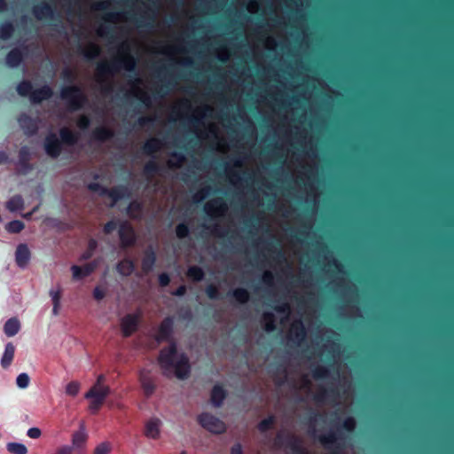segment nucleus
<instances>
[{"label": "nucleus", "mask_w": 454, "mask_h": 454, "mask_svg": "<svg viewBox=\"0 0 454 454\" xmlns=\"http://www.w3.org/2000/svg\"><path fill=\"white\" fill-rule=\"evenodd\" d=\"M209 186H205L201 188L194 196L193 200L195 202H200L202 200L205 199V197L210 192Z\"/></svg>", "instance_id": "obj_55"}, {"label": "nucleus", "mask_w": 454, "mask_h": 454, "mask_svg": "<svg viewBox=\"0 0 454 454\" xmlns=\"http://www.w3.org/2000/svg\"><path fill=\"white\" fill-rule=\"evenodd\" d=\"M60 98L67 103L68 109L72 112L81 110L88 103L87 95L82 88L78 85L62 87Z\"/></svg>", "instance_id": "obj_3"}, {"label": "nucleus", "mask_w": 454, "mask_h": 454, "mask_svg": "<svg viewBox=\"0 0 454 454\" xmlns=\"http://www.w3.org/2000/svg\"><path fill=\"white\" fill-rule=\"evenodd\" d=\"M31 258L30 250L26 244H20L15 252V261L20 268H26Z\"/></svg>", "instance_id": "obj_15"}, {"label": "nucleus", "mask_w": 454, "mask_h": 454, "mask_svg": "<svg viewBox=\"0 0 454 454\" xmlns=\"http://www.w3.org/2000/svg\"><path fill=\"white\" fill-rule=\"evenodd\" d=\"M176 235L178 239H183L189 236L190 228L186 223H180L176 226Z\"/></svg>", "instance_id": "obj_47"}, {"label": "nucleus", "mask_w": 454, "mask_h": 454, "mask_svg": "<svg viewBox=\"0 0 454 454\" xmlns=\"http://www.w3.org/2000/svg\"><path fill=\"white\" fill-rule=\"evenodd\" d=\"M157 256L156 252L152 246H149L144 251V255L141 262V270L144 274H149L156 263Z\"/></svg>", "instance_id": "obj_11"}, {"label": "nucleus", "mask_w": 454, "mask_h": 454, "mask_svg": "<svg viewBox=\"0 0 454 454\" xmlns=\"http://www.w3.org/2000/svg\"><path fill=\"white\" fill-rule=\"evenodd\" d=\"M119 238L123 248L130 247L136 243L134 228L128 222H122L119 226Z\"/></svg>", "instance_id": "obj_6"}, {"label": "nucleus", "mask_w": 454, "mask_h": 454, "mask_svg": "<svg viewBox=\"0 0 454 454\" xmlns=\"http://www.w3.org/2000/svg\"><path fill=\"white\" fill-rule=\"evenodd\" d=\"M276 446L289 450L293 454L300 452L304 446L303 440L295 434H286L283 431L278 433L275 439Z\"/></svg>", "instance_id": "obj_5"}, {"label": "nucleus", "mask_w": 454, "mask_h": 454, "mask_svg": "<svg viewBox=\"0 0 454 454\" xmlns=\"http://www.w3.org/2000/svg\"><path fill=\"white\" fill-rule=\"evenodd\" d=\"M33 14L38 20L51 19L54 16V9L51 4L42 3L33 7Z\"/></svg>", "instance_id": "obj_19"}, {"label": "nucleus", "mask_w": 454, "mask_h": 454, "mask_svg": "<svg viewBox=\"0 0 454 454\" xmlns=\"http://www.w3.org/2000/svg\"><path fill=\"white\" fill-rule=\"evenodd\" d=\"M174 318L166 317L160 324L155 340L158 343L168 341V347L160 349L158 356V364L163 372V375L168 377L174 371L175 376L179 380H186L191 374L189 357L184 352L179 353L177 344L173 339Z\"/></svg>", "instance_id": "obj_1"}, {"label": "nucleus", "mask_w": 454, "mask_h": 454, "mask_svg": "<svg viewBox=\"0 0 454 454\" xmlns=\"http://www.w3.org/2000/svg\"><path fill=\"white\" fill-rule=\"evenodd\" d=\"M17 92L21 97L31 96L33 91V85L30 81L23 80L17 85Z\"/></svg>", "instance_id": "obj_43"}, {"label": "nucleus", "mask_w": 454, "mask_h": 454, "mask_svg": "<svg viewBox=\"0 0 454 454\" xmlns=\"http://www.w3.org/2000/svg\"><path fill=\"white\" fill-rule=\"evenodd\" d=\"M198 422L200 426H225L224 423H223L218 419L207 412L199 415Z\"/></svg>", "instance_id": "obj_37"}, {"label": "nucleus", "mask_w": 454, "mask_h": 454, "mask_svg": "<svg viewBox=\"0 0 454 454\" xmlns=\"http://www.w3.org/2000/svg\"><path fill=\"white\" fill-rule=\"evenodd\" d=\"M102 380H104V376L99 375L97 383L86 393V398H97L105 401L110 389L108 387L101 384Z\"/></svg>", "instance_id": "obj_13"}, {"label": "nucleus", "mask_w": 454, "mask_h": 454, "mask_svg": "<svg viewBox=\"0 0 454 454\" xmlns=\"http://www.w3.org/2000/svg\"><path fill=\"white\" fill-rule=\"evenodd\" d=\"M158 281H159V285L161 286V287H166L169 285L170 283V277L168 273L166 272H163V273H160L158 277Z\"/></svg>", "instance_id": "obj_62"}, {"label": "nucleus", "mask_w": 454, "mask_h": 454, "mask_svg": "<svg viewBox=\"0 0 454 454\" xmlns=\"http://www.w3.org/2000/svg\"><path fill=\"white\" fill-rule=\"evenodd\" d=\"M121 55L111 62H100L97 66V74L98 77L113 75L121 68L128 72H135L137 61L129 52V45L123 43L120 45Z\"/></svg>", "instance_id": "obj_2"}, {"label": "nucleus", "mask_w": 454, "mask_h": 454, "mask_svg": "<svg viewBox=\"0 0 454 454\" xmlns=\"http://www.w3.org/2000/svg\"><path fill=\"white\" fill-rule=\"evenodd\" d=\"M175 84L176 82L172 81V79L166 80L159 88L154 90L153 97L155 98H163L169 93Z\"/></svg>", "instance_id": "obj_32"}, {"label": "nucleus", "mask_w": 454, "mask_h": 454, "mask_svg": "<svg viewBox=\"0 0 454 454\" xmlns=\"http://www.w3.org/2000/svg\"><path fill=\"white\" fill-rule=\"evenodd\" d=\"M139 381L144 390L145 395L149 397L151 396L156 388L153 380L151 378L148 372L145 371L140 372Z\"/></svg>", "instance_id": "obj_22"}, {"label": "nucleus", "mask_w": 454, "mask_h": 454, "mask_svg": "<svg viewBox=\"0 0 454 454\" xmlns=\"http://www.w3.org/2000/svg\"><path fill=\"white\" fill-rule=\"evenodd\" d=\"M228 296H231L235 301L240 304L247 303L250 299L249 292L243 287H238L227 294Z\"/></svg>", "instance_id": "obj_30"}, {"label": "nucleus", "mask_w": 454, "mask_h": 454, "mask_svg": "<svg viewBox=\"0 0 454 454\" xmlns=\"http://www.w3.org/2000/svg\"><path fill=\"white\" fill-rule=\"evenodd\" d=\"M15 353V346L12 342L5 345L4 352L1 359V365L3 368H8L12 363Z\"/></svg>", "instance_id": "obj_29"}, {"label": "nucleus", "mask_w": 454, "mask_h": 454, "mask_svg": "<svg viewBox=\"0 0 454 454\" xmlns=\"http://www.w3.org/2000/svg\"><path fill=\"white\" fill-rule=\"evenodd\" d=\"M31 153L30 149L24 145L22 146L18 154V164L20 167L22 174H27L33 169V165L30 163Z\"/></svg>", "instance_id": "obj_14"}, {"label": "nucleus", "mask_w": 454, "mask_h": 454, "mask_svg": "<svg viewBox=\"0 0 454 454\" xmlns=\"http://www.w3.org/2000/svg\"><path fill=\"white\" fill-rule=\"evenodd\" d=\"M20 329V321L16 317L8 319L4 325V332L6 336L12 337L16 335Z\"/></svg>", "instance_id": "obj_31"}, {"label": "nucleus", "mask_w": 454, "mask_h": 454, "mask_svg": "<svg viewBox=\"0 0 454 454\" xmlns=\"http://www.w3.org/2000/svg\"><path fill=\"white\" fill-rule=\"evenodd\" d=\"M114 136V130L105 126L97 127L91 133V138L98 142L108 141L112 139Z\"/></svg>", "instance_id": "obj_24"}, {"label": "nucleus", "mask_w": 454, "mask_h": 454, "mask_svg": "<svg viewBox=\"0 0 454 454\" xmlns=\"http://www.w3.org/2000/svg\"><path fill=\"white\" fill-rule=\"evenodd\" d=\"M6 207L12 212L20 210L24 207V200L20 195H15L7 201Z\"/></svg>", "instance_id": "obj_42"}, {"label": "nucleus", "mask_w": 454, "mask_h": 454, "mask_svg": "<svg viewBox=\"0 0 454 454\" xmlns=\"http://www.w3.org/2000/svg\"><path fill=\"white\" fill-rule=\"evenodd\" d=\"M262 321L263 323V329L267 333H272L277 329L276 317L272 312H264L262 316Z\"/></svg>", "instance_id": "obj_35"}, {"label": "nucleus", "mask_w": 454, "mask_h": 454, "mask_svg": "<svg viewBox=\"0 0 454 454\" xmlns=\"http://www.w3.org/2000/svg\"><path fill=\"white\" fill-rule=\"evenodd\" d=\"M329 369L325 366L317 365L312 371V375L316 380L325 379L329 376Z\"/></svg>", "instance_id": "obj_48"}, {"label": "nucleus", "mask_w": 454, "mask_h": 454, "mask_svg": "<svg viewBox=\"0 0 454 454\" xmlns=\"http://www.w3.org/2000/svg\"><path fill=\"white\" fill-rule=\"evenodd\" d=\"M227 210V205L221 199L215 200L204 206V211L207 215L222 214Z\"/></svg>", "instance_id": "obj_23"}, {"label": "nucleus", "mask_w": 454, "mask_h": 454, "mask_svg": "<svg viewBox=\"0 0 454 454\" xmlns=\"http://www.w3.org/2000/svg\"><path fill=\"white\" fill-rule=\"evenodd\" d=\"M50 296L51 297L52 304H60L61 290H50Z\"/></svg>", "instance_id": "obj_63"}, {"label": "nucleus", "mask_w": 454, "mask_h": 454, "mask_svg": "<svg viewBox=\"0 0 454 454\" xmlns=\"http://www.w3.org/2000/svg\"><path fill=\"white\" fill-rule=\"evenodd\" d=\"M267 244V250L270 252L271 254H275L273 259L278 262H282L286 261V255L283 252L281 247L279 244H274L273 242H266Z\"/></svg>", "instance_id": "obj_36"}, {"label": "nucleus", "mask_w": 454, "mask_h": 454, "mask_svg": "<svg viewBox=\"0 0 454 454\" xmlns=\"http://www.w3.org/2000/svg\"><path fill=\"white\" fill-rule=\"evenodd\" d=\"M172 156L177 160V162L174 163L171 160H169L168 164L170 168H179L181 164L185 160V157L183 153H174Z\"/></svg>", "instance_id": "obj_59"}, {"label": "nucleus", "mask_w": 454, "mask_h": 454, "mask_svg": "<svg viewBox=\"0 0 454 454\" xmlns=\"http://www.w3.org/2000/svg\"><path fill=\"white\" fill-rule=\"evenodd\" d=\"M320 442L326 450H330L333 454H340L343 445L338 442L337 432L331 430L320 437Z\"/></svg>", "instance_id": "obj_9"}, {"label": "nucleus", "mask_w": 454, "mask_h": 454, "mask_svg": "<svg viewBox=\"0 0 454 454\" xmlns=\"http://www.w3.org/2000/svg\"><path fill=\"white\" fill-rule=\"evenodd\" d=\"M43 147L47 155L52 159H57L62 152L61 141L55 133H49L43 142Z\"/></svg>", "instance_id": "obj_7"}, {"label": "nucleus", "mask_w": 454, "mask_h": 454, "mask_svg": "<svg viewBox=\"0 0 454 454\" xmlns=\"http://www.w3.org/2000/svg\"><path fill=\"white\" fill-rule=\"evenodd\" d=\"M61 76L65 81H67L68 82H73L75 80L74 73L73 72L72 69H70L68 67L63 69V71L61 73Z\"/></svg>", "instance_id": "obj_60"}, {"label": "nucleus", "mask_w": 454, "mask_h": 454, "mask_svg": "<svg viewBox=\"0 0 454 454\" xmlns=\"http://www.w3.org/2000/svg\"><path fill=\"white\" fill-rule=\"evenodd\" d=\"M272 308L275 311L278 313H289L291 310L290 305L286 301L278 302Z\"/></svg>", "instance_id": "obj_57"}, {"label": "nucleus", "mask_w": 454, "mask_h": 454, "mask_svg": "<svg viewBox=\"0 0 454 454\" xmlns=\"http://www.w3.org/2000/svg\"><path fill=\"white\" fill-rule=\"evenodd\" d=\"M307 336V331L301 321L295 322L292 325L289 340L295 345H300Z\"/></svg>", "instance_id": "obj_16"}, {"label": "nucleus", "mask_w": 454, "mask_h": 454, "mask_svg": "<svg viewBox=\"0 0 454 454\" xmlns=\"http://www.w3.org/2000/svg\"><path fill=\"white\" fill-rule=\"evenodd\" d=\"M15 28L11 21H4L0 24V38L2 40H8L13 35Z\"/></svg>", "instance_id": "obj_40"}, {"label": "nucleus", "mask_w": 454, "mask_h": 454, "mask_svg": "<svg viewBox=\"0 0 454 454\" xmlns=\"http://www.w3.org/2000/svg\"><path fill=\"white\" fill-rule=\"evenodd\" d=\"M129 189L126 186L119 185L111 189L106 188V196L112 199L113 203L118 202L120 200L129 197Z\"/></svg>", "instance_id": "obj_25"}, {"label": "nucleus", "mask_w": 454, "mask_h": 454, "mask_svg": "<svg viewBox=\"0 0 454 454\" xmlns=\"http://www.w3.org/2000/svg\"><path fill=\"white\" fill-rule=\"evenodd\" d=\"M203 270L196 265L190 266L187 270V277L195 282H200L204 278Z\"/></svg>", "instance_id": "obj_41"}, {"label": "nucleus", "mask_w": 454, "mask_h": 454, "mask_svg": "<svg viewBox=\"0 0 454 454\" xmlns=\"http://www.w3.org/2000/svg\"><path fill=\"white\" fill-rule=\"evenodd\" d=\"M77 126L80 129H87L90 125V119L87 115H82L77 120Z\"/></svg>", "instance_id": "obj_56"}, {"label": "nucleus", "mask_w": 454, "mask_h": 454, "mask_svg": "<svg viewBox=\"0 0 454 454\" xmlns=\"http://www.w3.org/2000/svg\"><path fill=\"white\" fill-rule=\"evenodd\" d=\"M160 140L155 137H152L144 144L142 151L146 155H153L154 153L160 149Z\"/></svg>", "instance_id": "obj_33"}, {"label": "nucleus", "mask_w": 454, "mask_h": 454, "mask_svg": "<svg viewBox=\"0 0 454 454\" xmlns=\"http://www.w3.org/2000/svg\"><path fill=\"white\" fill-rule=\"evenodd\" d=\"M23 51L19 48H14L7 53L5 63L9 67L14 68L18 67L23 62Z\"/></svg>", "instance_id": "obj_21"}, {"label": "nucleus", "mask_w": 454, "mask_h": 454, "mask_svg": "<svg viewBox=\"0 0 454 454\" xmlns=\"http://www.w3.org/2000/svg\"><path fill=\"white\" fill-rule=\"evenodd\" d=\"M29 376L27 373L22 372L18 375L16 379V383L19 387L26 388L29 384Z\"/></svg>", "instance_id": "obj_53"}, {"label": "nucleus", "mask_w": 454, "mask_h": 454, "mask_svg": "<svg viewBox=\"0 0 454 454\" xmlns=\"http://www.w3.org/2000/svg\"><path fill=\"white\" fill-rule=\"evenodd\" d=\"M52 95V89L49 85L45 84L39 89L33 90L30 100L34 104H40L43 100H47L51 98Z\"/></svg>", "instance_id": "obj_18"}, {"label": "nucleus", "mask_w": 454, "mask_h": 454, "mask_svg": "<svg viewBox=\"0 0 454 454\" xmlns=\"http://www.w3.org/2000/svg\"><path fill=\"white\" fill-rule=\"evenodd\" d=\"M98 267V262L92 261L83 266L73 265L71 271L74 280H81L92 274Z\"/></svg>", "instance_id": "obj_12"}, {"label": "nucleus", "mask_w": 454, "mask_h": 454, "mask_svg": "<svg viewBox=\"0 0 454 454\" xmlns=\"http://www.w3.org/2000/svg\"><path fill=\"white\" fill-rule=\"evenodd\" d=\"M87 187L91 192H98L101 196H106V187L103 186L99 183L91 182Z\"/></svg>", "instance_id": "obj_50"}, {"label": "nucleus", "mask_w": 454, "mask_h": 454, "mask_svg": "<svg viewBox=\"0 0 454 454\" xmlns=\"http://www.w3.org/2000/svg\"><path fill=\"white\" fill-rule=\"evenodd\" d=\"M331 429H343L353 432L359 429L362 432H454V427H330Z\"/></svg>", "instance_id": "obj_4"}, {"label": "nucleus", "mask_w": 454, "mask_h": 454, "mask_svg": "<svg viewBox=\"0 0 454 454\" xmlns=\"http://www.w3.org/2000/svg\"><path fill=\"white\" fill-rule=\"evenodd\" d=\"M155 20V12H153V15H141L139 19H137V24L138 27H152L153 26V22Z\"/></svg>", "instance_id": "obj_46"}, {"label": "nucleus", "mask_w": 454, "mask_h": 454, "mask_svg": "<svg viewBox=\"0 0 454 454\" xmlns=\"http://www.w3.org/2000/svg\"><path fill=\"white\" fill-rule=\"evenodd\" d=\"M144 434L150 439H158L160 434V427H145Z\"/></svg>", "instance_id": "obj_52"}, {"label": "nucleus", "mask_w": 454, "mask_h": 454, "mask_svg": "<svg viewBox=\"0 0 454 454\" xmlns=\"http://www.w3.org/2000/svg\"><path fill=\"white\" fill-rule=\"evenodd\" d=\"M228 395L227 391L220 384H215L211 389L210 401L213 406L219 408L223 405L224 400Z\"/></svg>", "instance_id": "obj_17"}, {"label": "nucleus", "mask_w": 454, "mask_h": 454, "mask_svg": "<svg viewBox=\"0 0 454 454\" xmlns=\"http://www.w3.org/2000/svg\"><path fill=\"white\" fill-rule=\"evenodd\" d=\"M24 228L25 224L20 220H12L9 222L5 226V230L9 233H20Z\"/></svg>", "instance_id": "obj_44"}, {"label": "nucleus", "mask_w": 454, "mask_h": 454, "mask_svg": "<svg viewBox=\"0 0 454 454\" xmlns=\"http://www.w3.org/2000/svg\"><path fill=\"white\" fill-rule=\"evenodd\" d=\"M143 203L135 200L127 207L126 214L132 219H140L143 213Z\"/></svg>", "instance_id": "obj_27"}, {"label": "nucleus", "mask_w": 454, "mask_h": 454, "mask_svg": "<svg viewBox=\"0 0 454 454\" xmlns=\"http://www.w3.org/2000/svg\"><path fill=\"white\" fill-rule=\"evenodd\" d=\"M88 434L83 430L81 429L74 432L72 438L73 447L76 449L79 453H82L86 444Z\"/></svg>", "instance_id": "obj_28"}, {"label": "nucleus", "mask_w": 454, "mask_h": 454, "mask_svg": "<svg viewBox=\"0 0 454 454\" xmlns=\"http://www.w3.org/2000/svg\"><path fill=\"white\" fill-rule=\"evenodd\" d=\"M7 450L12 454H27V447L20 442H10L7 444Z\"/></svg>", "instance_id": "obj_45"}, {"label": "nucleus", "mask_w": 454, "mask_h": 454, "mask_svg": "<svg viewBox=\"0 0 454 454\" xmlns=\"http://www.w3.org/2000/svg\"><path fill=\"white\" fill-rule=\"evenodd\" d=\"M18 122L24 131L25 135L28 137L35 136L38 131V121L36 119L32 118L27 114H21L18 117Z\"/></svg>", "instance_id": "obj_10"}, {"label": "nucleus", "mask_w": 454, "mask_h": 454, "mask_svg": "<svg viewBox=\"0 0 454 454\" xmlns=\"http://www.w3.org/2000/svg\"><path fill=\"white\" fill-rule=\"evenodd\" d=\"M135 270V264L130 259H123L117 264V270L123 276H129Z\"/></svg>", "instance_id": "obj_38"}, {"label": "nucleus", "mask_w": 454, "mask_h": 454, "mask_svg": "<svg viewBox=\"0 0 454 454\" xmlns=\"http://www.w3.org/2000/svg\"><path fill=\"white\" fill-rule=\"evenodd\" d=\"M106 296V291L100 286H96L93 290V297L96 301H99Z\"/></svg>", "instance_id": "obj_64"}, {"label": "nucleus", "mask_w": 454, "mask_h": 454, "mask_svg": "<svg viewBox=\"0 0 454 454\" xmlns=\"http://www.w3.org/2000/svg\"><path fill=\"white\" fill-rule=\"evenodd\" d=\"M98 243L95 239H91L89 241L88 244V250L84 252L82 255V259L83 260H89L94 252V250L97 248Z\"/></svg>", "instance_id": "obj_51"}, {"label": "nucleus", "mask_w": 454, "mask_h": 454, "mask_svg": "<svg viewBox=\"0 0 454 454\" xmlns=\"http://www.w3.org/2000/svg\"><path fill=\"white\" fill-rule=\"evenodd\" d=\"M160 170V166L155 160H150L145 165L143 174L148 180H151Z\"/></svg>", "instance_id": "obj_39"}, {"label": "nucleus", "mask_w": 454, "mask_h": 454, "mask_svg": "<svg viewBox=\"0 0 454 454\" xmlns=\"http://www.w3.org/2000/svg\"><path fill=\"white\" fill-rule=\"evenodd\" d=\"M110 450V444L108 442H104L96 447L94 454H109Z\"/></svg>", "instance_id": "obj_58"}, {"label": "nucleus", "mask_w": 454, "mask_h": 454, "mask_svg": "<svg viewBox=\"0 0 454 454\" xmlns=\"http://www.w3.org/2000/svg\"><path fill=\"white\" fill-rule=\"evenodd\" d=\"M79 389H80V385L76 381H71L66 387L67 394L71 396H75L78 394Z\"/></svg>", "instance_id": "obj_54"}, {"label": "nucleus", "mask_w": 454, "mask_h": 454, "mask_svg": "<svg viewBox=\"0 0 454 454\" xmlns=\"http://www.w3.org/2000/svg\"><path fill=\"white\" fill-rule=\"evenodd\" d=\"M90 403L89 408L93 412L98 411L105 402L104 400H100V399H97V398H90Z\"/></svg>", "instance_id": "obj_61"}, {"label": "nucleus", "mask_w": 454, "mask_h": 454, "mask_svg": "<svg viewBox=\"0 0 454 454\" xmlns=\"http://www.w3.org/2000/svg\"><path fill=\"white\" fill-rule=\"evenodd\" d=\"M339 395L335 387L325 388L321 387L313 396V400L317 403H325L328 399H336Z\"/></svg>", "instance_id": "obj_20"}, {"label": "nucleus", "mask_w": 454, "mask_h": 454, "mask_svg": "<svg viewBox=\"0 0 454 454\" xmlns=\"http://www.w3.org/2000/svg\"><path fill=\"white\" fill-rule=\"evenodd\" d=\"M139 316L137 314H127L121 320L122 336L130 337L138 328Z\"/></svg>", "instance_id": "obj_8"}, {"label": "nucleus", "mask_w": 454, "mask_h": 454, "mask_svg": "<svg viewBox=\"0 0 454 454\" xmlns=\"http://www.w3.org/2000/svg\"><path fill=\"white\" fill-rule=\"evenodd\" d=\"M61 144L74 145L78 141V136L67 128H63L59 130Z\"/></svg>", "instance_id": "obj_34"}, {"label": "nucleus", "mask_w": 454, "mask_h": 454, "mask_svg": "<svg viewBox=\"0 0 454 454\" xmlns=\"http://www.w3.org/2000/svg\"><path fill=\"white\" fill-rule=\"evenodd\" d=\"M79 52L87 60H92L99 56L100 48L98 44L90 43L86 48L82 47V45H79Z\"/></svg>", "instance_id": "obj_26"}, {"label": "nucleus", "mask_w": 454, "mask_h": 454, "mask_svg": "<svg viewBox=\"0 0 454 454\" xmlns=\"http://www.w3.org/2000/svg\"><path fill=\"white\" fill-rule=\"evenodd\" d=\"M206 294L210 300L221 299L218 287L213 284H210L206 287Z\"/></svg>", "instance_id": "obj_49"}]
</instances>
